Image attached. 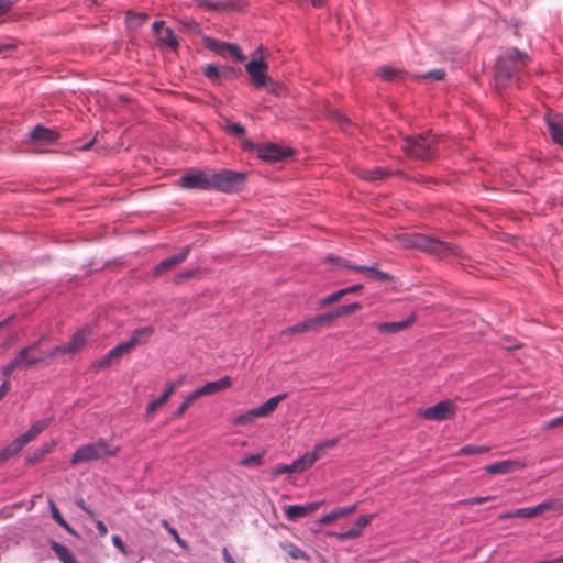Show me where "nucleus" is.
<instances>
[{
    "mask_svg": "<svg viewBox=\"0 0 563 563\" xmlns=\"http://www.w3.org/2000/svg\"><path fill=\"white\" fill-rule=\"evenodd\" d=\"M334 319H336V316L333 310L331 312L310 318V323L312 324L313 331H318L320 328L330 327Z\"/></svg>",
    "mask_w": 563,
    "mask_h": 563,
    "instance_id": "nucleus-32",
    "label": "nucleus"
},
{
    "mask_svg": "<svg viewBox=\"0 0 563 563\" xmlns=\"http://www.w3.org/2000/svg\"><path fill=\"white\" fill-rule=\"evenodd\" d=\"M456 406L451 400H443L434 406L424 409L421 417L427 420L443 421L452 418L455 415Z\"/></svg>",
    "mask_w": 563,
    "mask_h": 563,
    "instance_id": "nucleus-9",
    "label": "nucleus"
},
{
    "mask_svg": "<svg viewBox=\"0 0 563 563\" xmlns=\"http://www.w3.org/2000/svg\"><path fill=\"white\" fill-rule=\"evenodd\" d=\"M286 397H287L286 394H280V395L269 398L267 401H265L263 405H261L260 407L256 408L258 411L257 413H260L261 417L268 416L277 408L278 404L282 400H284Z\"/></svg>",
    "mask_w": 563,
    "mask_h": 563,
    "instance_id": "nucleus-29",
    "label": "nucleus"
},
{
    "mask_svg": "<svg viewBox=\"0 0 563 563\" xmlns=\"http://www.w3.org/2000/svg\"><path fill=\"white\" fill-rule=\"evenodd\" d=\"M43 340H44V338H41L40 340L33 342L31 345L24 347L23 350H27V355H29L30 352L37 350L41 346Z\"/></svg>",
    "mask_w": 563,
    "mask_h": 563,
    "instance_id": "nucleus-63",
    "label": "nucleus"
},
{
    "mask_svg": "<svg viewBox=\"0 0 563 563\" xmlns=\"http://www.w3.org/2000/svg\"><path fill=\"white\" fill-rule=\"evenodd\" d=\"M342 262V266L349 268V269H352V271H356V272H365V273H371V266H366V265H350L346 263V261H341Z\"/></svg>",
    "mask_w": 563,
    "mask_h": 563,
    "instance_id": "nucleus-54",
    "label": "nucleus"
},
{
    "mask_svg": "<svg viewBox=\"0 0 563 563\" xmlns=\"http://www.w3.org/2000/svg\"><path fill=\"white\" fill-rule=\"evenodd\" d=\"M188 253L189 247H186V250L183 251L181 253L163 260L155 266L154 274L159 275L166 271L174 268L175 266H177L178 264L183 263L186 260Z\"/></svg>",
    "mask_w": 563,
    "mask_h": 563,
    "instance_id": "nucleus-23",
    "label": "nucleus"
},
{
    "mask_svg": "<svg viewBox=\"0 0 563 563\" xmlns=\"http://www.w3.org/2000/svg\"><path fill=\"white\" fill-rule=\"evenodd\" d=\"M488 452V448L484 445H464L459 450V454L463 455H482Z\"/></svg>",
    "mask_w": 563,
    "mask_h": 563,
    "instance_id": "nucleus-37",
    "label": "nucleus"
},
{
    "mask_svg": "<svg viewBox=\"0 0 563 563\" xmlns=\"http://www.w3.org/2000/svg\"><path fill=\"white\" fill-rule=\"evenodd\" d=\"M178 186L183 189H211V174L202 170H194L183 175L178 179Z\"/></svg>",
    "mask_w": 563,
    "mask_h": 563,
    "instance_id": "nucleus-6",
    "label": "nucleus"
},
{
    "mask_svg": "<svg viewBox=\"0 0 563 563\" xmlns=\"http://www.w3.org/2000/svg\"><path fill=\"white\" fill-rule=\"evenodd\" d=\"M59 139V133L55 130L36 125L30 133V140L36 144H53Z\"/></svg>",
    "mask_w": 563,
    "mask_h": 563,
    "instance_id": "nucleus-17",
    "label": "nucleus"
},
{
    "mask_svg": "<svg viewBox=\"0 0 563 563\" xmlns=\"http://www.w3.org/2000/svg\"><path fill=\"white\" fill-rule=\"evenodd\" d=\"M9 390H10V383L7 379L0 386V400L8 394Z\"/></svg>",
    "mask_w": 563,
    "mask_h": 563,
    "instance_id": "nucleus-62",
    "label": "nucleus"
},
{
    "mask_svg": "<svg viewBox=\"0 0 563 563\" xmlns=\"http://www.w3.org/2000/svg\"><path fill=\"white\" fill-rule=\"evenodd\" d=\"M528 59V55L521 53L517 48H514L509 51L507 55L499 57L495 67L497 89L507 87L514 75L527 65Z\"/></svg>",
    "mask_w": 563,
    "mask_h": 563,
    "instance_id": "nucleus-3",
    "label": "nucleus"
},
{
    "mask_svg": "<svg viewBox=\"0 0 563 563\" xmlns=\"http://www.w3.org/2000/svg\"><path fill=\"white\" fill-rule=\"evenodd\" d=\"M321 503H310L307 505H289L284 507V514L288 520L295 521L299 518H303L317 509H319Z\"/></svg>",
    "mask_w": 563,
    "mask_h": 563,
    "instance_id": "nucleus-18",
    "label": "nucleus"
},
{
    "mask_svg": "<svg viewBox=\"0 0 563 563\" xmlns=\"http://www.w3.org/2000/svg\"><path fill=\"white\" fill-rule=\"evenodd\" d=\"M437 135L428 132L405 137L400 143V148L409 157L427 162L437 156Z\"/></svg>",
    "mask_w": 563,
    "mask_h": 563,
    "instance_id": "nucleus-2",
    "label": "nucleus"
},
{
    "mask_svg": "<svg viewBox=\"0 0 563 563\" xmlns=\"http://www.w3.org/2000/svg\"><path fill=\"white\" fill-rule=\"evenodd\" d=\"M154 334L153 327H144L135 329L130 339L119 344L124 354H129L136 346L147 343L150 338Z\"/></svg>",
    "mask_w": 563,
    "mask_h": 563,
    "instance_id": "nucleus-12",
    "label": "nucleus"
},
{
    "mask_svg": "<svg viewBox=\"0 0 563 563\" xmlns=\"http://www.w3.org/2000/svg\"><path fill=\"white\" fill-rule=\"evenodd\" d=\"M154 34L157 36L163 30H166L164 21H156L152 25Z\"/></svg>",
    "mask_w": 563,
    "mask_h": 563,
    "instance_id": "nucleus-58",
    "label": "nucleus"
},
{
    "mask_svg": "<svg viewBox=\"0 0 563 563\" xmlns=\"http://www.w3.org/2000/svg\"><path fill=\"white\" fill-rule=\"evenodd\" d=\"M51 511H52V517L53 519L62 527V526H66V520L63 518L62 514L59 512V510L57 509V507L55 506V504L53 501H51Z\"/></svg>",
    "mask_w": 563,
    "mask_h": 563,
    "instance_id": "nucleus-49",
    "label": "nucleus"
},
{
    "mask_svg": "<svg viewBox=\"0 0 563 563\" xmlns=\"http://www.w3.org/2000/svg\"><path fill=\"white\" fill-rule=\"evenodd\" d=\"M89 335L90 330L88 329H82L76 332L68 344L54 347L47 353L46 357L54 358L58 355L75 354L85 345Z\"/></svg>",
    "mask_w": 563,
    "mask_h": 563,
    "instance_id": "nucleus-7",
    "label": "nucleus"
},
{
    "mask_svg": "<svg viewBox=\"0 0 563 563\" xmlns=\"http://www.w3.org/2000/svg\"><path fill=\"white\" fill-rule=\"evenodd\" d=\"M196 2L197 7L207 11L232 9L230 3L213 2L211 0H197Z\"/></svg>",
    "mask_w": 563,
    "mask_h": 563,
    "instance_id": "nucleus-36",
    "label": "nucleus"
},
{
    "mask_svg": "<svg viewBox=\"0 0 563 563\" xmlns=\"http://www.w3.org/2000/svg\"><path fill=\"white\" fill-rule=\"evenodd\" d=\"M257 409L254 408L252 410H249L247 412L239 416L236 419H235V423L236 424H240V426H246V424H250L252 423L256 418H261V415L257 413Z\"/></svg>",
    "mask_w": 563,
    "mask_h": 563,
    "instance_id": "nucleus-38",
    "label": "nucleus"
},
{
    "mask_svg": "<svg viewBox=\"0 0 563 563\" xmlns=\"http://www.w3.org/2000/svg\"><path fill=\"white\" fill-rule=\"evenodd\" d=\"M314 460H295L294 463L288 465H279L272 470V477H277L284 473H301L310 468Z\"/></svg>",
    "mask_w": 563,
    "mask_h": 563,
    "instance_id": "nucleus-21",
    "label": "nucleus"
},
{
    "mask_svg": "<svg viewBox=\"0 0 563 563\" xmlns=\"http://www.w3.org/2000/svg\"><path fill=\"white\" fill-rule=\"evenodd\" d=\"M258 157L266 162H279L292 154L291 150H284L277 144L268 143L258 146Z\"/></svg>",
    "mask_w": 563,
    "mask_h": 563,
    "instance_id": "nucleus-14",
    "label": "nucleus"
},
{
    "mask_svg": "<svg viewBox=\"0 0 563 563\" xmlns=\"http://www.w3.org/2000/svg\"><path fill=\"white\" fill-rule=\"evenodd\" d=\"M363 289V285L361 284H356V285H353L351 287H347V288H344L342 289L344 291V296L345 295H349V294H355V292H358Z\"/></svg>",
    "mask_w": 563,
    "mask_h": 563,
    "instance_id": "nucleus-59",
    "label": "nucleus"
},
{
    "mask_svg": "<svg viewBox=\"0 0 563 563\" xmlns=\"http://www.w3.org/2000/svg\"><path fill=\"white\" fill-rule=\"evenodd\" d=\"M162 526L167 530V532L172 536V538L183 548H187V543L185 540L180 538L177 530L173 528L167 520L162 521Z\"/></svg>",
    "mask_w": 563,
    "mask_h": 563,
    "instance_id": "nucleus-44",
    "label": "nucleus"
},
{
    "mask_svg": "<svg viewBox=\"0 0 563 563\" xmlns=\"http://www.w3.org/2000/svg\"><path fill=\"white\" fill-rule=\"evenodd\" d=\"M172 388H166L163 395L148 404L146 415L152 416L159 407H162L173 395Z\"/></svg>",
    "mask_w": 563,
    "mask_h": 563,
    "instance_id": "nucleus-34",
    "label": "nucleus"
},
{
    "mask_svg": "<svg viewBox=\"0 0 563 563\" xmlns=\"http://www.w3.org/2000/svg\"><path fill=\"white\" fill-rule=\"evenodd\" d=\"M225 46H230V43H223L216 40L208 41V47L219 55H227Z\"/></svg>",
    "mask_w": 563,
    "mask_h": 563,
    "instance_id": "nucleus-45",
    "label": "nucleus"
},
{
    "mask_svg": "<svg viewBox=\"0 0 563 563\" xmlns=\"http://www.w3.org/2000/svg\"><path fill=\"white\" fill-rule=\"evenodd\" d=\"M49 424L48 420H38L32 427L23 433L21 437L16 438L12 443L5 446L0 457H11L18 454L24 445L35 439L41 432H43Z\"/></svg>",
    "mask_w": 563,
    "mask_h": 563,
    "instance_id": "nucleus-5",
    "label": "nucleus"
},
{
    "mask_svg": "<svg viewBox=\"0 0 563 563\" xmlns=\"http://www.w3.org/2000/svg\"><path fill=\"white\" fill-rule=\"evenodd\" d=\"M76 504L79 508H81L91 519H96V512L91 510L85 503L82 497H78L76 499Z\"/></svg>",
    "mask_w": 563,
    "mask_h": 563,
    "instance_id": "nucleus-53",
    "label": "nucleus"
},
{
    "mask_svg": "<svg viewBox=\"0 0 563 563\" xmlns=\"http://www.w3.org/2000/svg\"><path fill=\"white\" fill-rule=\"evenodd\" d=\"M203 75L211 81L218 82L221 77V70L218 66L209 64L203 69Z\"/></svg>",
    "mask_w": 563,
    "mask_h": 563,
    "instance_id": "nucleus-41",
    "label": "nucleus"
},
{
    "mask_svg": "<svg viewBox=\"0 0 563 563\" xmlns=\"http://www.w3.org/2000/svg\"><path fill=\"white\" fill-rule=\"evenodd\" d=\"M545 122L552 140L563 146V117L559 113H548Z\"/></svg>",
    "mask_w": 563,
    "mask_h": 563,
    "instance_id": "nucleus-19",
    "label": "nucleus"
},
{
    "mask_svg": "<svg viewBox=\"0 0 563 563\" xmlns=\"http://www.w3.org/2000/svg\"><path fill=\"white\" fill-rule=\"evenodd\" d=\"M123 355V351L120 349L119 344L111 349L106 355H103L100 360L96 361L92 364V368L96 372L104 369L109 367L112 363L118 362Z\"/></svg>",
    "mask_w": 563,
    "mask_h": 563,
    "instance_id": "nucleus-22",
    "label": "nucleus"
},
{
    "mask_svg": "<svg viewBox=\"0 0 563 563\" xmlns=\"http://www.w3.org/2000/svg\"><path fill=\"white\" fill-rule=\"evenodd\" d=\"M185 379L186 376L181 375L175 382L168 384L167 388H172V391L174 393L178 387H180L185 383Z\"/></svg>",
    "mask_w": 563,
    "mask_h": 563,
    "instance_id": "nucleus-57",
    "label": "nucleus"
},
{
    "mask_svg": "<svg viewBox=\"0 0 563 563\" xmlns=\"http://www.w3.org/2000/svg\"><path fill=\"white\" fill-rule=\"evenodd\" d=\"M148 19V15L145 13H131L129 12L126 15V23L130 29H139L142 26Z\"/></svg>",
    "mask_w": 563,
    "mask_h": 563,
    "instance_id": "nucleus-35",
    "label": "nucleus"
},
{
    "mask_svg": "<svg viewBox=\"0 0 563 563\" xmlns=\"http://www.w3.org/2000/svg\"><path fill=\"white\" fill-rule=\"evenodd\" d=\"M156 37L162 45H165L173 51L178 48L179 43L172 29L166 27V30H163Z\"/></svg>",
    "mask_w": 563,
    "mask_h": 563,
    "instance_id": "nucleus-31",
    "label": "nucleus"
},
{
    "mask_svg": "<svg viewBox=\"0 0 563 563\" xmlns=\"http://www.w3.org/2000/svg\"><path fill=\"white\" fill-rule=\"evenodd\" d=\"M310 331H313V328H312V324L310 323V318H309L302 322H299L295 325H291V327L283 330L280 332V335L282 336H291V335L301 334V333H306V332H310Z\"/></svg>",
    "mask_w": 563,
    "mask_h": 563,
    "instance_id": "nucleus-30",
    "label": "nucleus"
},
{
    "mask_svg": "<svg viewBox=\"0 0 563 563\" xmlns=\"http://www.w3.org/2000/svg\"><path fill=\"white\" fill-rule=\"evenodd\" d=\"M399 241L405 247L419 249L441 258L460 255L457 246L424 234H404Z\"/></svg>",
    "mask_w": 563,
    "mask_h": 563,
    "instance_id": "nucleus-1",
    "label": "nucleus"
},
{
    "mask_svg": "<svg viewBox=\"0 0 563 563\" xmlns=\"http://www.w3.org/2000/svg\"><path fill=\"white\" fill-rule=\"evenodd\" d=\"M547 510L562 512L563 511V499L547 500V501L541 503L538 506L532 507V508H520L515 514L505 515L504 518H510V517H515V516L523 517V518H531V517L539 516Z\"/></svg>",
    "mask_w": 563,
    "mask_h": 563,
    "instance_id": "nucleus-8",
    "label": "nucleus"
},
{
    "mask_svg": "<svg viewBox=\"0 0 563 563\" xmlns=\"http://www.w3.org/2000/svg\"><path fill=\"white\" fill-rule=\"evenodd\" d=\"M389 175V172L382 167H376L373 169H365L362 172L361 177L365 180L376 181L386 178Z\"/></svg>",
    "mask_w": 563,
    "mask_h": 563,
    "instance_id": "nucleus-33",
    "label": "nucleus"
},
{
    "mask_svg": "<svg viewBox=\"0 0 563 563\" xmlns=\"http://www.w3.org/2000/svg\"><path fill=\"white\" fill-rule=\"evenodd\" d=\"M288 554L292 558V559H307V554L301 550L299 549L298 547L296 545H290L289 549H288Z\"/></svg>",
    "mask_w": 563,
    "mask_h": 563,
    "instance_id": "nucleus-51",
    "label": "nucleus"
},
{
    "mask_svg": "<svg viewBox=\"0 0 563 563\" xmlns=\"http://www.w3.org/2000/svg\"><path fill=\"white\" fill-rule=\"evenodd\" d=\"M95 142H96V136H95L92 140H90L89 142H87L86 144H84V145L80 147V150H82V151H88V150H90V148L93 146V143H95Z\"/></svg>",
    "mask_w": 563,
    "mask_h": 563,
    "instance_id": "nucleus-64",
    "label": "nucleus"
},
{
    "mask_svg": "<svg viewBox=\"0 0 563 563\" xmlns=\"http://www.w3.org/2000/svg\"><path fill=\"white\" fill-rule=\"evenodd\" d=\"M356 510V505L347 506V507H339L334 509L333 511L322 516L318 522L320 525H330L334 522L336 519L346 517L351 514H353Z\"/></svg>",
    "mask_w": 563,
    "mask_h": 563,
    "instance_id": "nucleus-25",
    "label": "nucleus"
},
{
    "mask_svg": "<svg viewBox=\"0 0 563 563\" xmlns=\"http://www.w3.org/2000/svg\"><path fill=\"white\" fill-rule=\"evenodd\" d=\"M224 130L228 134L234 135L236 137H242L245 134V128L240 123H228L224 126Z\"/></svg>",
    "mask_w": 563,
    "mask_h": 563,
    "instance_id": "nucleus-43",
    "label": "nucleus"
},
{
    "mask_svg": "<svg viewBox=\"0 0 563 563\" xmlns=\"http://www.w3.org/2000/svg\"><path fill=\"white\" fill-rule=\"evenodd\" d=\"M336 120L342 130H345L350 125V121L344 114L336 113Z\"/></svg>",
    "mask_w": 563,
    "mask_h": 563,
    "instance_id": "nucleus-56",
    "label": "nucleus"
},
{
    "mask_svg": "<svg viewBox=\"0 0 563 563\" xmlns=\"http://www.w3.org/2000/svg\"><path fill=\"white\" fill-rule=\"evenodd\" d=\"M417 321L415 313H411L406 319L396 322H379L375 324V329L380 335L396 334L411 328Z\"/></svg>",
    "mask_w": 563,
    "mask_h": 563,
    "instance_id": "nucleus-13",
    "label": "nucleus"
},
{
    "mask_svg": "<svg viewBox=\"0 0 563 563\" xmlns=\"http://www.w3.org/2000/svg\"><path fill=\"white\" fill-rule=\"evenodd\" d=\"M377 75L385 81H401L407 74L391 66H382L377 69Z\"/></svg>",
    "mask_w": 563,
    "mask_h": 563,
    "instance_id": "nucleus-26",
    "label": "nucleus"
},
{
    "mask_svg": "<svg viewBox=\"0 0 563 563\" xmlns=\"http://www.w3.org/2000/svg\"><path fill=\"white\" fill-rule=\"evenodd\" d=\"M13 7V2L11 0H0V15L7 13Z\"/></svg>",
    "mask_w": 563,
    "mask_h": 563,
    "instance_id": "nucleus-55",
    "label": "nucleus"
},
{
    "mask_svg": "<svg viewBox=\"0 0 563 563\" xmlns=\"http://www.w3.org/2000/svg\"><path fill=\"white\" fill-rule=\"evenodd\" d=\"M563 424V415L561 417H556L554 419H551L550 421L547 422V427L548 428H554V427H558V426H561Z\"/></svg>",
    "mask_w": 563,
    "mask_h": 563,
    "instance_id": "nucleus-60",
    "label": "nucleus"
},
{
    "mask_svg": "<svg viewBox=\"0 0 563 563\" xmlns=\"http://www.w3.org/2000/svg\"><path fill=\"white\" fill-rule=\"evenodd\" d=\"M113 545L123 554H128L126 545L123 543L122 539L118 534H113L111 537Z\"/></svg>",
    "mask_w": 563,
    "mask_h": 563,
    "instance_id": "nucleus-52",
    "label": "nucleus"
},
{
    "mask_svg": "<svg viewBox=\"0 0 563 563\" xmlns=\"http://www.w3.org/2000/svg\"><path fill=\"white\" fill-rule=\"evenodd\" d=\"M51 549L54 551L62 563H79L74 554L69 551V549L65 545L56 541H52Z\"/></svg>",
    "mask_w": 563,
    "mask_h": 563,
    "instance_id": "nucleus-28",
    "label": "nucleus"
},
{
    "mask_svg": "<svg viewBox=\"0 0 563 563\" xmlns=\"http://www.w3.org/2000/svg\"><path fill=\"white\" fill-rule=\"evenodd\" d=\"M525 466V464L517 463V461L514 460H504L488 465L486 471L490 474H507Z\"/></svg>",
    "mask_w": 563,
    "mask_h": 563,
    "instance_id": "nucleus-24",
    "label": "nucleus"
},
{
    "mask_svg": "<svg viewBox=\"0 0 563 563\" xmlns=\"http://www.w3.org/2000/svg\"><path fill=\"white\" fill-rule=\"evenodd\" d=\"M231 384V378L229 376H224L219 380L207 383L202 387L194 390V393L196 394L197 398H200L202 396L213 395L224 390L229 388Z\"/></svg>",
    "mask_w": 563,
    "mask_h": 563,
    "instance_id": "nucleus-20",
    "label": "nucleus"
},
{
    "mask_svg": "<svg viewBox=\"0 0 563 563\" xmlns=\"http://www.w3.org/2000/svg\"><path fill=\"white\" fill-rule=\"evenodd\" d=\"M369 269H371L369 276H371V278H373L375 280H379L383 283H388V282L394 280V276H391L388 273L377 269L376 265H372Z\"/></svg>",
    "mask_w": 563,
    "mask_h": 563,
    "instance_id": "nucleus-40",
    "label": "nucleus"
},
{
    "mask_svg": "<svg viewBox=\"0 0 563 563\" xmlns=\"http://www.w3.org/2000/svg\"><path fill=\"white\" fill-rule=\"evenodd\" d=\"M493 497L492 496H486V497H475V498H468V499H463V500H460L459 504L460 505H464V506H470V505H479V504H484L488 500H492Z\"/></svg>",
    "mask_w": 563,
    "mask_h": 563,
    "instance_id": "nucleus-48",
    "label": "nucleus"
},
{
    "mask_svg": "<svg viewBox=\"0 0 563 563\" xmlns=\"http://www.w3.org/2000/svg\"><path fill=\"white\" fill-rule=\"evenodd\" d=\"M227 54L232 55L238 62H244L245 56L243 55L241 48L236 44H230V46H225Z\"/></svg>",
    "mask_w": 563,
    "mask_h": 563,
    "instance_id": "nucleus-47",
    "label": "nucleus"
},
{
    "mask_svg": "<svg viewBox=\"0 0 563 563\" xmlns=\"http://www.w3.org/2000/svg\"><path fill=\"white\" fill-rule=\"evenodd\" d=\"M445 71L443 69H434L421 76V78H430L433 80H443Z\"/></svg>",
    "mask_w": 563,
    "mask_h": 563,
    "instance_id": "nucleus-50",
    "label": "nucleus"
},
{
    "mask_svg": "<svg viewBox=\"0 0 563 563\" xmlns=\"http://www.w3.org/2000/svg\"><path fill=\"white\" fill-rule=\"evenodd\" d=\"M268 65L262 59H257L255 56L245 65V70L249 74L252 84L256 88H262L267 82L266 71Z\"/></svg>",
    "mask_w": 563,
    "mask_h": 563,
    "instance_id": "nucleus-11",
    "label": "nucleus"
},
{
    "mask_svg": "<svg viewBox=\"0 0 563 563\" xmlns=\"http://www.w3.org/2000/svg\"><path fill=\"white\" fill-rule=\"evenodd\" d=\"M361 308H362V306L358 302H354V303L345 305V306H340L336 309H334V314L336 316V318H340V317H343V316L352 314V313L358 311Z\"/></svg>",
    "mask_w": 563,
    "mask_h": 563,
    "instance_id": "nucleus-39",
    "label": "nucleus"
},
{
    "mask_svg": "<svg viewBox=\"0 0 563 563\" xmlns=\"http://www.w3.org/2000/svg\"><path fill=\"white\" fill-rule=\"evenodd\" d=\"M375 515L360 516L354 525L346 531L334 533L340 541L356 539L362 534L363 529L374 519Z\"/></svg>",
    "mask_w": 563,
    "mask_h": 563,
    "instance_id": "nucleus-16",
    "label": "nucleus"
},
{
    "mask_svg": "<svg viewBox=\"0 0 563 563\" xmlns=\"http://www.w3.org/2000/svg\"><path fill=\"white\" fill-rule=\"evenodd\" d=\"M336 439H328L317 443L311 452L306 453L302 457H321L330 453L335 446Z\"/></svg>",
    "mask_w": 563,
    "mask_h": 563,
    "instance_id": "nucleus-27",
    "label": "nucleus"
},
{
    "mask_svg": "<svg viewBox=\"0 0 563 563\" xmlns=\"http://www.w3.org/2000/svg\"><path fill=\"white\" fill-rule=\"evenodd\" d=\"M44 358L41 357H29L27 350H21L16 356L5 366L2 367L1 374L8 377L13 371L21 366H32L34 364L43 362Z\"/></svg>",
    "mask_w": 563,
    "mask_h": 563,
    "instance_id": "nucleus-15",
    "label": "nucleus"
},
{
    "mask_svg": "<svg viewBox=\"0 0 563 563\" xmlns=\"http://www.w3.org/2000/svg\"><path fill=\"white\" fill-rule=\"evenodd\" d=\"M196 394L192 391L187 396V398L184 400V402L179 406V408L174 413V418L181 417L185 411L197 400Z\"/></svg>",
    "mask_w": 563,
    "mask_h": 563,
    "instance_id": "nucleus-42",
    "label": "nucleus"
},
{
    "mask_svg": "<svg viewBox=\"0 0 563 563\" xmlns=\"http://www.w3.org/2000/svg\"><path fill=\"white\" fill-rule=\"evenodd\" d=\"M343 297H344V291L341 289V290L333 292V294L329 295L328 297L323 298L320 301V306L327 307V306L333 305V303L338 302L339 300H341Z\"/></svg>",
    "mask_w": 563,
    "mask_h": 563,
    "instance_id": "nucleus-46",
    "label": "nucleus"
},
{
    "mask_svg": "<svg viewBox=\"0 0 563 563\" xmlns=\"http://www.w3.org/2000/svg\"><path fill=\"white\" fill-rule=\"evenodd\" d=\"M246 176L243 173L221 169L217 173H211V189H217L222 192H235L243 188Z\"/></svg>",
    "mask_w": 563,
    "mask_h": 563,
    "instance_id": "nucleus-4",
    "label": "nucleus"
},
{
    "mask_svg": "<svg viewBox=\"0 0 563 563\" xmlns=\"http://www.w3.org/2000/svg\"><path fill=\"white\" fill-rule=\"evenodd\" d=\"M96 526L101 537H104L108 533V528L101 520H96Z\"/></svg>",
    "mask_w": 563,
    "mask_h": 563,
    "instance_id": "nucleus-61",
    "label": "nucleus"
},
{
    "mask_svg": "<svg viewBox=\"0 0 563 563\" xmlns=\"http://www.w3.org/2000/svg\"><path fill=\"white\" fill-rule=\"evenodd\" d=\"M117 454V448H109L106 442L98 441L79 448L73 457H106Z\"/></svg>",
    "mask_w": 563,
    "mask_h": 563,
    "instance_id": "nucleus-10",
    "label": "nucleus"
}]
</instances>
